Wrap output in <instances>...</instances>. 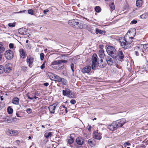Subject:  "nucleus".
<instances>
[{
	"label": "nucleus",
	"mask_w": 148,
	"mask_h": 148,
	"mask_svg": "<svg viewBox=\"0 0 148 148\" xmlns=\"http://www.w3.org/2000/svg\"><path fill=\"white\" fill-rule=\"evenodd\" d=\"M133 37H129V40L124 37H121L119 39V41L121 46L124 49H127L129 48L130 44L132 42Z\"/></svg>",
	"instance_id": "f257e3e1"
},
{
	"label": "nucleus",
	"mask_w": 148,
	"mask_h": 148,
	"mask_svg": "<svg viewBox=\"0 0 148 148\" xmlns=\"http://www.w3.org/2000/svg\"><path fill=\"white\" fill-rule=\"evenodd\" d=\"M106 51L108 54L113 59H116V50L114 47L111 46H108Z\"/></svg>",
	"instance_id": "f03ea898"
},
{
	"label": "nucleus",
	"mask_w": 148,
	"mask_h": 148,
	"mask_svg": "<svg viewBox=\"0 0 148 148\" xmlns=\"http://www.w3.org/2000/svg\"><path fill=\"white\" fill-rule=\"evenodd\" d=\"M52 77H54L55 82H61L63 85H66L67 83V81L63 78H61L58 75L54 74H52Z\"/></svg>",
	"instance_id": "7ed1b4c3"
},
{
	"label": "nucleus",
	"mask_w": 148,
	"mask_h": 148,
	"mask_svg": "<svg viewBox=\"0 0 148 148\" xmlns=\"http://www.w3.org/2000/svg\"><path fill=\"white\" fill-rule=\"evenodd\" d=\"M79 20L77 19H74L69 20L68 23L69 25L75 28H78Z\"/></svg>",
	"instance_id": "20e7f679"
},
{
	"label": "nucleus",
	"mask_w": 148,
	"mask_h": 148,
	"mask_svg": "<svg viewBox=\"0 0 148 148\" xmlns=\"http://www.w3.org/2000/svg\"><path fill=\"white\" fill-rule=\"evenodd\" d=\"M97 56L96 54H94L93 55L92 60V67L93 69H95L96 65H97V63H99L97 61Z\"/></svg>",
	"instance_id": "39448f33"
},
{
	"label": "nucleus",
	"mask_w": 148,
	"mask_h": 148,
	"mask_svg": "<svg viewBox=\"0 0 148 148\" xmlns=\"http://www.w3.org/2000/svg\"><path fill=\"white\" fill-rule=\"evenodd\" d=\"M114 122L118 128L122 127L125 123L126 120L125 119H122Z\"/></svg>",
	"instance_id": "423d86ee"
},
{
	"label": "nucleus",
	"mask_w": 148,
	"mask_h": 148,
	"mask_svg": "<svg viewBox=\"0 0 148 148\" xmlns=\"http://www.w3.org/2000/svg\"><path fill=\"white\" fill-rule=\"evenodd\" d=\"M5 57L8 60H10L13 58L14 56L13 52L10 50L6 51L5 53Z\"/></svg>",
	"instance_id": "0eeeda50"
},
{
	"label": "nucleus",
	"mask_w": 148,
	"mask_h": 148,
	"mask_svg": "<svg viewBox=\"0 0 148 148\" xmlns=\"http://www.w3.org/2000/svg\"><path fill=\"white\" fill-rule=\"evenodd\" d=\"M67 61L66 60H58L55 61L51 63L52 67L53 68H55V65H58L59 66L60 64H61L62 63H65L67 62Z\"/></svg>",
	"instance_id": "6e6552de"
},
{
	"label": "nucleus",
	"mask_w": 148,
	"mask_h": 148,
	"mask_svg": "<svg viewBox=\"0 0 148 148\" xmlns=\"http://www.w3.org/2000/svg\"><path fill=\"white\" fill-rule=\"evenodd\" d=\"M71 90L68 88H66L65 90H62L63 95L64 96H67L70 98H72L73 97V95L71 94Z\"/></svg>",
	"instance_id": "1a4fd4ad"
},
{
	"label": "nucleus",
	"mask_w": 148,
	"mask_h": 148,
	"mask_svg": "<svg viewBox=\"0 0 148 148\" xmlns=\"http://www.w3.org/2000/svg\"><path fill=\"white\" fill-rule=\"evenodd\" d=\"M58 104L56 103H54L52 105L49 106L48 107L49 110L51 114H54L55 113V110L56 107L57 106Z\"/></svg>",
	"instance_id": "9d476101"
},
{
	"label": "nucleus",
	"mask_w": 148,
	"mask_h": 148,
	"mask_svg": "<svg viewBox=\"0 0 148 148\" xmlns=\"http://www.w3.org/2000/svg\"><path fill=\"white\" fill-rule=\"evenodd\" d=\"M12 69V64L10 63H8L6 64L4 69V72L5 73H9L10 72Z\"/></svg>",
	"instance_id": "9b49d317"
},
{
	"label": "nucleus",
	"mask_w": 148,
	"mask_h": 148,
	"mask_svg": "<svg viewBox=\"0 0 148 148\" xmlns=\"http://www.w3.org/2000/svg\"><path fill=\"white\" fill-rule=\"evenodd\" d=\"M116 58H118L119 59L122 60L124 58L123 53L122 50L119 49L116 53Z\"/></svg>",
	"instance_id": "f8f14e48"
},
{
	"label": "nucleus",
	"mask_w": 148,
	"mask_h": 148,
	"mask_svg": "<svg viewBox=\"0 0 148 148\" xmlns=\"http://www.w3.org/2000/svg\"><path fill=\"white\" fill-rule=\"evenodd\" d=\"M108 128L111 131H114L117 128L114 122L111 125H109L108 127Z\"/></svg>",
	"instance_id": "ddd939ff"
},
{
	"label": "nucleus",
	"mask_w": 148,
	"mask_h": 148,
	"mask_svg": "<svg viewBox=\"0 0 148 148\" xmlns=\"http://www.w3.org/2000/svg\"><path fill=\"white\" fill-rule=\"evenodd\" d=\"M90 66H86L82 69V71L83 73H88L90 71Z\"/></svg>",
	"instance_id": "4468645a"
},
{
	"label": "nucleus",
	"mask_w": 148,
	"mask_h": 148,
	"mask_svg": "<svg viewBox=\"0 0 148 148\" xmlns=\"http://www.w3.org/2000/svg\"><path fill=\"white\" fill-rule=\"evenodd\" d=\"M106 60L108 65H111L113 64V61L110 56H107L106 58Z\"/></svg>",
	"instance_id": "2eb2a0df"
},
{
	"label": "nucleus",
	"mask_w": 148,
	"mask_h": 148,
	"mask_svg": "<svg viewBox=\"0 0 148 148\" xmlns=\"http://www.w3.org/2000/svg\"><path fill=\"white\" fill-rule=\"evenodd\" d=\"M135 50H137L141 55H143L142 52H144V51L142 48V46L136 47H135Z\"/></svg>",
	"instance_id": "dca6fc26"
},
{
	"label": "nucleus",
	"mask_w": 148,
	"mask_h": 148,
	"mask_svg": "<svg viewBox=\"0 0 148 148\" xmlns=\"http://www.w3.org/2000/svg\"><path fill=\"white\" fill-rule=\"evenodd\" d=\"M93 137L95 139L99 140L101 139V136L100 134L98 132H95L93 133Z\"/></svg>",
	"instance_id": "f3484780"
},
{
	"label": "nucleus",
	"mask_w": 148,
	"mask_h": 148,
	"mask_svg": "<svg viewBox=\"0 0 148 148\" xmlns=\"http://www.w3.org/2000/svg\"><path fill=\"white\" fill-rule=\"evenodd\" d=\"M19 52L20 56L21 58L23 59L26 57L27 55L23 49H20Z\"/></svg>",
	"instance_id": "a211bd4d"
},
{
	"label": "nucleus",
	"mask_w": 148,
	"mask_h": 148,
	"mask_svg": "<svg viewBox=\"0 0 148 148\" xmlns=\"http://www.w3.org/2000/svg\"><path fill=\"white\" fill-rule=\"evenodd\" d=\"M84 141V139L83 138L80 137L77 138L76 140V142L79 145H82Z\"/></svg>",
	"instance_id": "6ab92c4d"
},
{
	"label": "nucleus",
	"mask_w": 148,
	"mask_h": 148,
	"mask_svg": "<svg viewBox=\"0 0 148 148\" xmlns=\"http://www.w3.org/2000/svg\"><path fill=\"white\" fill-rule=\"evenodd\" d=\"M33 58L30 56H28L27 58V64H29V66L31 67V65L33 63Z\"/></svg>",
	"instance_id": "aec40b11"
},
{
	"label": "nucleus",
	"mask_w": 148,
	"mask_h": 148,
	"mask_svg": "<svg viewBox=\"0 0 148 148\" xmlns=\"http://www.w3.org/2000/svg\"><path fill=\"white\" fill-rule=\"evenodd\" d=\"M3 122L8 123H12L14 121V119L12 118L6 117L3 118Z\"/></svg>",
	"instance_id": "412c9836"
},
{
	"label": "nucleus",
	"mask_w": 148,
	"mask_h": 148,
	"mask_svg": "<svg viewBox=\"0 0 148 148\" xmlns=\"http://www.w3.org/2000/svg\"><path fill=\"white\" fill-rule=\"evenodd\" d=\"M99 57L101 59L104 58L105 56L103 49H101L99 51Z\"/></svg>",
	"instance_id": "4be33fe9"
},
{
	"label": "nucleus",
	"mask_w": 148,
	"mask_h": 148,
	"mask_svg": "<svg viewBox=\"0 0 148 148\" xmlns=\"http://www.w3.org/2000/svg\"><path fill=\"white\" fill-rule=\"evenodd\" d=\"M9 135L11 136L16 135L18 134V132L16 130H9Z\"/></svg>",
	"instance_id": "5701e85b"
},
{
	"label": "nucleus",
	"mask_w": 148,
	"mask_h": 148,
	"mask_svg": "<svg viewBox=\"0 0 148 148\" xmlns=\"http://www.w3.org/2000/svg\"><path fill=\"white\" fill-rule=\"evenodd\" d=\"M25 29H24L23 28L19 29L18 30V33L20 34L23 35L26 34L27 33H26Z\"/></svg>",
	"instance_id": "b1692460"
},
{
	"label": "nucleus",
	"mask_w": 148,
	"mask_h": 148,
	"mask_svg": "<svg viewBox=\"0 0 148 148\" xmlns=\"http://www.w3.org/2000/svg\"><path fill=\"white\" fill-rule=\"evenodd\" d=\"M19 99L17 97H14L12 99V103L15 105L19 104Z\"/></svg>",
	"instance_id": "393cba45"
},
{
	"label": "nucleus",
	"mask_w": 148,
	"mask_h": 148,
	"mask_svg": "<svg viewBox=\"0 0 148 148\" xmlns=\"http://www.w3.org/2000/svg\"><path fill=\"white\" fill-rule=\"evenodd\" d=\"M74 138L71 136L69 138L67 139V141L68 144H71L73 143L74 141Z\"/></svg>",
	"instance_id": "a878e982"
},
{
	"label": "nucleus",
	"mask_w": 148,
	"mask_h": 148,
	"mask_svg": "<svg viewBox=\"0 0 148 148\" xmlns=\"http://www.w3.org/2000/svg\"><path fill=\"white\" fill-rule=\"evenodd\" d=\"M142 4V0H137L136 2V6L138 7H140Z\"/></svg>",
	"instance_id": "bb28decb"
},
{
	"label": "nucleus",
	"mask_w": 148,
	"mask_h": 148,
	"mask_svg": "<svg viewBox=\"0 0 148 148\" xmlns=\"http://www.w3.org/2000/svg\"><path fill=\"white\" fill-rule=\"evenodd\" d=\"M105 31H102L101 29H99L98 28L96 29L95 33L97 34H102L103 33H105Z\"/></svg>",
	"instance_id": "cd10ccee"
},
{
	"label": "nucleus",
	"mask_w": 148,
	"mask_h": 148,
	"mask_svg": "<svg viewBox=\"0 0 148 148\" xmlns=\"http://www.w3.org/2000/svg\"><path fill=\"white\" fill-rule=\"evenodd\" d=\"M52 136V132H46L44 135L47 138H48L49 137H51Z\"/></svg>",
	"instance_id": "c85d7f7f"
},
{
	"label": "nucleus",
	"mask_w": 148,
	"mask_h": 148,
	"mask_svg": "<svg viewBox=\"0 0 148 148\" xmlns=\"http://www.w3.org/2000/svg\"><path fill=\"white\" fill-rule=\"evenodd\" d=\"M88 143L91 145H94L95 144V140L93 139H90L88 140Z\"/></svg>",
	"instance_id": "c756f323"
},
{
	"label": "nucleus",
	"mask_w": 148,
	"mask_h": 148,
	"mask_svg": "<svg viewBox=\"0 0 148 148\" xmlns=\"http://www.w3.org/2000/svg\"><path fill=\"white\" fill-rule=\"evenodd\" d=\"M87 27V25L83 23H79L78 28L82 29Z\"/></svg>",
	"instance_id": "7c9ffc66"
},
{
	"label": "nucleus",
	"mask_w": 148,
	"mask_h": 148,
	"mask_svg": "<svg viewBox=\"0 0 148 148\" xmlns=\"http://www.w3.org/2000/svg\"><path fill=\"white\" fill-rule=\"evenodd\" d=\"M7 110L9 114H11L13 112V109L10 106L8 107Z\"/></svg>",
	"instance_id": "2f4dec72"
},
{
	"label": "nucleus",
	"mask_w": 148,
	"mask_h": 148,
	"mask_svg": "<svg viewBox=\"0 0 148 148\" xmlns=\"http://www.w3.org/2000/svg\"><path fill=\"white\" fill-rule=\"evenodd\" d=\"M5 50V48L3 45H0V53H3Z\"/></svg>",
	"instance_id": "473e14b6"
},
{
	"label": "nucleus",
	"mask_w": 148,
	"mask_h": 148,
	"mask_svg": "<svg viewBox=\"0 0 148 148\" xmlns=\"http://www.w3.org/2000/svg\"><path fill=\"white\" fill-rule=\"evenodd\" d=\"M148 17V14L145 13L140 16V17L141 18L145 19Z\"/></svg>",
	"instance_id": "72a5a7b5"
},
{
	"label": "nucleus",
	"mask_w": 148,
	"mask_h": 148,
	"mask_svg": "<svg viewBox=\"0 0 148 148\" xmlns=\"http://www.w3.org/2000/svg\"><path fill=\"white\" fill-rule=\"evenodd\" d=\"M98 65L101 68H104L105 67L106 65V64L103 63H98Z\"/></svg>",
	"instance_id": "f704fd0d"
},
{
	"label": "nucleus",
	"mask_w": 148,
	"mask_h": 148,
	"mask_svg": "<svg viewBox=\"0 0 148 148\" xmlns=\"http://www.w3.org/2000/svg\"><path fill=\"white\" fill-rule=\"evenodd\" d=\"M95 11L97 12H100L101 10V8L99 6H96L95 8Z\"/></svg>",
	"instance_id": "c9c22d12"
},
{
	"label": "nucleus",
	"mask_w": 148,
	"mask_h": 148,
	"mask_svg": "<svg viewBox=\"0 0 148 148\" xmlns=\"http://www.w3.org/2000/svg\"><path fill=\"white\" fill-rule=\"evenodd\" d=\"M109 6L112 11L115 9V6L114 3H112L111 4H110Z\"/></svg>",
	"instance_id": "e433bc0d"
},
{
	"label": "nucleus",
	"mask_w": 148,
	"mask_h": 148,
	"mask_svg": "<svg viewBox=\"0 0 148 148\" xmlns=\"http://www.w3.org/2000/svg\"><path fill=\"white\" fill-rule=\"evenodd\" d=\"M27 67L25 66H23L21 67V70L23 72H25L27 70Z\"/></svg>",
	"instance_id": "4c0bfd02"
},
{
	"label": "nucleus",
	"mask_w": 148,
	"mask_h": 148,
	"mask_svg": "<svg viewBox=\"0 0 148 148\" xmlns=\"http://www.w3.org/2000/svg\"><path fill=\"white\" fill-rule=\"evenodd\" d=\"M27 97L29 99L31 100H33L34 99H36L37 98V97H36V96H32V97H30L29 95H27Z\"/></svg>",
	"instance_id": "58836bf2"
},
{
	"label": "nucleus",
	"mask_w": 148,
	"mask_h": 148,
	"mask_svg": "<svg viewBox=\"0 0 148 148\" xmlns=\"http://www.w3.org/2000/svg\"><path fill=\"white\" fill-rule=\"evenodd\" d=\"M3 67L2 65H0V74H2L3 72Z\"/></svg>",
	"instance_id": "ea45409f"
},
{
	"label": "nucleus",
	"mask_w": 148,
	"mask_h": 148,
	"mask_svg": "<svg viewBox=\"0 0 148 148\" xmlns=\"http://www.w3.org/2000/svg\"><path fill=\"white\" fill-rule=\"evenodd\" d=\"M141 46H142V48L144 49H145L148 48V44L141 45Z\"/></svg>",
	"instance_id": "a19ab883"
},
{
	"label": "nucleus",
	"mask_w": 148,
	"mask_h": 148,
	"mask_svg": "<svg viewBox=\"0 0 148 148\" xmlns=\"http://www.w3.org/2000/svg\"><path fill=\"white\" fill-rule=\"evenodd\" d=\"M28 13L31 15H33L34 14L33 11L32 9H29L28 10Z\"/></svg>",
	"instance_id": "79ce46f5"
},
{
	"label": "nucleus",
	"mask_w": 148,
	"mask_h": 148,
	"mask_svg": "<svg viewBox=\"0 0 148 148\" xmlns=\"http://www.w3.org/2000/svg\"><path fill=\"white\" fill-rule=\"evenodd\" d=\"M40 60H42L44 58V54L43 53H41L40 54Z\"/></svg>",
	"instance_id": "37998d69"
},
{
	"label": "nucleus",
	"mask_w": 148,
	"mask_h": 148,
	"mask_svg": "<svg viewBox=\"0 0 148 148\" xmlns=\"http://www.w3.org/2000/svg\"><path fill=\"white\" fill-rule=\"evenodd\" d=\"M71 69L73 72H74V64L72 63L71 64Z\"/></svg>",
	"instance_id": "c03bdc74"
},
{
	"label": "nucleus",
	"mask_w": 148,
	"mask_h": 148,
	"mask_svg": "<svg viewBox=\"0 0 148 148\" xmlns=\"http://www.w3.org/2000/svg\"><path fill=\"white\" fill-rule=\"evenodd\" d=\"M26 112L27 113L29 114L32 112V110L30 108H28L26 110Z\"/></svg>",
	"instance_id": "a18cd8bd"
},
{
	"label": "nucleus",
	"mask_w": 148,
	"mask_h": 148,
	"mask_svg": "<svg viewBox=\"0 0 148 148\" xmlns=\"http://www.w3.org/2000/svg\"><path fill=\"white\" fill-rule=\"evenodd\" d=\"M131 145L130 143L128 142H126L124 144V145L125 147H126L127 146H130Z\"/></svg>",
	"instance_id": "49530a36"
},
{
	"label": "nucleus",
	"mask_w": 148,
	"mask_h": 148,
	"mask_svg": "<svg viewBox=\"0 0 148 148\" xmlns=\"http://www.w3.org/2000/svg\"><path fill=\"white\" fill-rule=\"evenodd\" d=\"M8 26L9 27H14L15 26V24L14 23H10L8 24Z\"/></svg>",
	"instance_id": "de8ad7c7"
},
{
	"label": "nucleus",
	"mask_w": 148,
	"mask_h": 148,
	"mask_svg": "<svg viewBox=\"0 0 148 148\" xmlns=\"http://www.w3.org/2000/svg\"><path fill=\"white\" fill-rule=\"evenodd\" d=\"M45 62H44L43 64H42V65L40 66V68L41 69H43L45 67Z\"/></svg>",
	"instance_id": "09e8293b"
},
{
	"label": "nucleus",
	"mask_w": 148,
	"mask_h": 148,
	"mask_svg": "<svg viewBox=\"0 0 148 148\" xmlns=\"http://www.w3.org/2000/svg\"><path fill=\"white\" fill-rule=\"evenodd\" d=\"M76 102V101L74 99H72L71 100L70 103L73 104H75Z\"/></svg>",
	"instance_id": "8fccbe9b"
},
{
	"label": "nucleus",
	"mask_w": 148,
	"mask_h": 148,
	"mask_svg": "<svg viewBox=\"0 0 148 148\" xmlns=\"http://www.w3.org/2000/svg\"><path fill=\"white\" fill-rule=\"evenodd\" d=\"M49 11L48 9L45 10H43V13L45 14H47V13Z\"/></svg>",
	"instance_id": "3c124183"
},
{
	"label": "nucleus",
	"mask_w": 148,
	"mask_h": 148,
	"mask_svg": "<svg viewBox=\"0 0 148 148\" xmlns=\"http://www.w3.org/2000/svg\"><path fill=\"white\" fill-rule=\"evenodd\" d=\"M9 47L10 49H12L14 47V45L12 43H10L9 45Z\"/></svg>",
	"instance_id": "603ef678"
},
{
	"label": "nucleus",
	"mask_w": 148,
	"mask_h": 148,
	"mask_svg": "<svg viewBox=\"0 0 148 148\" xmlns=\"http://www.w3.org/2000/svg\"><path fill=\"white\" fill-rule=\"evenodd\" d=\"M137 21L135 20H133L131 21V23L132 24H136L137 23Z\"/></svg>",
	"instance_id": "864d4df0"
},
{
	"label": "nucleus",
	"mask_w": 148,
	"mask_h": 148,
	"mask_svg": "<svg viewBox=\"0 0 148 148\" xmlns=\"http://www.w3.org/2000/svg\"><path fill=\"white\" fill-rule=\"evenodd\" d=\"M135 55L136 56H138L139 55V53L137 50L135 51Z\"/></svg>",
	"instance_id": "5fc2aeb1"
},
{
	"label": "nucleus",
	"mask_w": 148,
	"mask_h": 148,
	"mask_svg": "<svg viewBox=\"0 0 148 148\" xmlns=\"http://www.w3.org/2000/svg\"><path fill=\"white\" fill-rule=\"evenodd\" d=\"M43 85L44 86H47L49 85V84L48 83L46 82L44 83Z\"/></svg>",
	"instance_id": "6e6d98bb"
},
{
	"label": "nucleus",
	"mask_w": 148,
	"mask_h": 148,
	"mask_svg": "<svg viewBox=\"0 0 148 148\" xmlns=\"http://www.w3.org/2000/svg\"><path fill=\"white\" fill-rule=\"evenodd\" d=\"M26 11V10H24L23 11H21L17 12V13H23L24 12H25Z\"/></svg>",
	"instance_id": "4d7b16f0"
},
{
	"label": "nucleus",
	"mask_w": 148,
	"mask_h": 148,
	"mask_svg": "<svg viewBox=\"0 0 148 148\" xmlns=\"http://www.w3.org/2000/svg\"><path fill=\"white\" fill-rule=\"evenodd\" d=\"M65 112H64V114L66 113L67 112V108H65Z\"/></svg>",
	"instance_id": "13d9d810"
},
{
	"label": "nucleus",
	"mask_w": 148,
	"mask_h": 148,
	"mask_svg": "<svg viewBox=\"0 0 148 148\" xmlns=\"http://www.w3.org/2000/svg\"><path fill=\"white\" fill-rule=\"evenodd\" d=\"M145 68L146 69L147 71H148V64L146 66Z\"/></svg>",
	"instance_id": "bf43d9fd"
},
{
	"label": "nucleus",
	"mask_w": 148,
	"mask_h": 148,
	"mask_svg": "<svg viewBox=\"0 0 148 148\" xmlns=\"http://www.w3.org/2000/svg\"><path fill=\"white\" fill-rule=\"evenodd\" d=\"M91 127H89L88 128V130L90 131L91 130Z\"/></svg>",
	"instance_id": "052dcab7"
},
{
	"label": "nucleus",
	"mask_w": 148,
	"mask_h": 148,
	"mask_svg": "<svg viewBox=\"0 0 148 148\" xmlns=\"http://www.w3.org/2000/svg\"><path fill=\"white\" fill-rule=\"evenodd\" d=\"M0 98H1V100H3V98H2V96H1L0 97Z\"/></svg>",
	"instance_id": "680f3d73"
},
{
	"label": "nucleus",
	"mask_w": 148,
	"mask_h": 148,
	"mask_svg": "<svg viewBox=\"0 0 148 148\" xmlns=\"http://www.w3.org/2000/svg\"><path fill=\"white\" fill-rule=\"evenodd\" d=\"M103 60L101 59V60H100V62L101 63V62H103Z\"/></svg>",
	"instance_id": "e2e57ef3"
},
{
	"label": "nucleus",
	"mask_w": 148,
	"mask_h": 148,
	"mask_svg": "<svg viewBox=\"0 0 148 148\" xmlns=\"http://www.w3.org/2000/svg\"><path fill=\"white\" fill-rule=\"evenodd\" d=\"M16 115L18 117H19L20 116H18V114L17 113H16Z\"/></svg>",
	"instance_id": "0e129e2a"
},
{
	"label": "nucleus",
	"mask_w": 148,
	"mask_h": 148,
	"mask_svg": "<svg viewBox=\"0 0 148 148\" xmlns=\"http://www.w3.org/2000/svg\"><path fill=\"white\" fill-rule=\"evenodd\" d=\"M28 42V40H26V43H27Z\"/></svg>",
	"instance_id": "69168bd1"
},
{
	"label": "nucleus",
	"mask_w": 148,
	"mask_h": 148,
	"mask_svg": "<svg viewBox=\"0 0 148 148\" xmlns=\"http://www.w3.org/2000/svg\"><path fill=\"white\" fill-rule=\"evenodd\" d=\"M41 127H43V128H45L44 126L43 125H42L41 126Z\"/></svg>",
	"instance_id": "338daca9"
},
{
	"label": "nucleus",
	"mask_w": 148,
	"mask_h": 148,
	"mask_svg": "<svg viewBox=\"0 0 148 148\" xmlns=\"http://www.w3.org/2000/svg\"><path fill=\"white\" fill-rule=\"evenodd\" d=\"M28 138L29 139H31V136H29V137H28Z\"/></svg>",
	"instance_id": "774afa93"
}]
</instances>
